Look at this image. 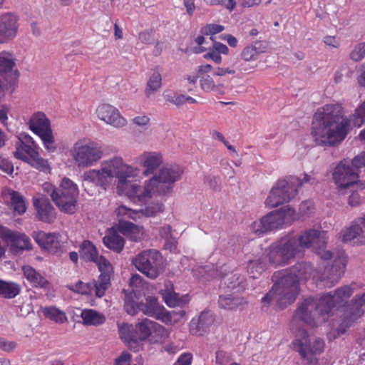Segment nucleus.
Here are the masks:
<instances>
[{"label": "nucleus", "instance_id": "nucleus-1", "mask_svg": "<svg viewBox=\"0 0 365 365\" xmlns=\"http://www.w3.org/2000/svg\"><path fill=\"white\" fill-rule=\"evenodd\" d=\"M327 242V232L316 229L304 230L300 235L289 234L272 243L262 255L250 259L247 264V272L252 278H257L269 266H284L305 249L313 247L320 258L324 260L333 259L331 265L326 266L320 277L322 285L326 287L334 286L344 274L347 257L343 250L334 252L324 247Z\"/></svg>", "mask_w": 365, "mask_h": 365}, {"label": "nucleus", "instance_id": "nucleus-2", "mask_svg": "<svg viewBox=\"0 0 365 365\" xmlns=\"http://www.w3.org/2000/svg\"><path fill=\"white\" fill-rule=\"evenodd\" d=\"M365 123V101L348 118L338 104H327L317 109L312 121V134L321 145H334L341 143L354 128Z\"/></svg>", "mask_w": 365, "mask_h": 365}, {"label": "nucleus", "instance_id": "nucleus-3", "mask_svg": "<svg viewBox=\"0 0 365 365\" xmlns=\"http://www.w3.org/2000/svg\"><path fill=\"white\" fill-rule=\"evenodd\" d=\"M135 170L133 167L124 163L120 157H115L101 163L100 169H92L83 173V180L94 184L106 190L112 183L114 178L118 179L117 190L120 194L128 195L131 190L135 191V187H139L133 184L128 178L135 175Z\"/></svg>", "mask_w": 365, "mask_h": 365}, {"label": "nucleus", "instance_id": "nucleus-4", "mask_svg": "<svg viewBox=\"0 0 365 365\" xmlns=\"http://www.w3.org/2000/svg\"><path fill=\"white\" fill-rule=\"evenodd\" d=\"M354 288L350 285H344L322 294L326 309L329 314L336 306L342 307V314L340 323L336 329V336H339L346 332L347 329L361 317L365 313V292L356 295L350 302L349 298L353 294Z\"/></svg>", "mask_w": 365, "mask_h": 365}, {"label": "nucleus", "instance_id": "nucleus-5", "mask_svg": "<svg viewBox=\"0 0 365 365\" xmlns=\"http://www.w3.org/2000/svg\"><path fill=\"white\" fill-rule=\"evenodd\" d=\"M118 332L120 338L134 352L143 347V342L153 333L161 338L167 335L162 325L148 319H144L134 326L126 323L118 325Z\"/></svg>", "mask_w": 365, "mask_h": 365}, {"label": "nucleus", "instance_id": "nucleus-6", "mask_svg": "<svg viewBox=\"0 0 365 365\" xmlns=\"http://www.w3.org/2000/svg\"><path fill=\"white\" fill-rule=\"evenodd\" d=\"M182 168L178 165H167L161 168L146 183L145 187H135L140 200H145L150 192L159 195L170 193L174 184L181 179Z\"/></svg>", "mask_w": 365, "mask_h": 365}, {"label": "nucleus", "instance_id": "nucleus-7", "mask_svg": "<svg viewBox=\"0 0 365 365\" xmlns=\"http://www.w3.org/2000/svg\"><path fill=\"white\" fill-rule=\"evenodd\" d=\"M274 284L272 289L262 299L264 303L275 301L280 307L292 303L299 294V283L286 270L276 272L272 275Z\"/></svg>", "mask_w": 365, "mask_h": 365}, {"label": "nucleus", "instance_id": "nucleus-8", "mask_svg": "<svg viewBox=\"0 0 365 365\" xmlns=\"http://www.w3.org/2000/svg\"><path fill=\"white\" fill-rule=\"evenodd\" d=\"M326 307L322 296L304 298L298 304L292 323L299 324V326L317 327L326 322L329 316Z\"/></svg>", "mask_w": 365, "mask_h": 365}, {"label": "nucleus", "instance_id": "nucleus-9", "mask_svg": "<svg viewBox=\"0 0 365 365\" xmlns=\"http://www.w3.org/2000/svg\"><path fill=\"white\" fill-rule=\"evenodd\" d=\"M124 294V308L130 315H135L138 311L157 319L164 316L165 308L158 302V299L153 296L145 298V302H139L140 297L134 290H123Z\"/></svg>", "mask_w": 365, "mask_h": 365}, {"label": "nucleus", "instance_id": "nucleus-10", "mask_svg": "<svg viewBox=\"0 0 365 365\" xmlns=\"http://www.w3.org/2000/svg\"><path fill=\"white\" fill-rule=\"evenodd\" d=\"M16 151L14 153L15 158L24 160L32 167L47 172L49 165L46 160L40 157L38 154V145L28 134H21L16 142Z\"/></svg>", "mask_w": 365, "mask_h": 365}, {"label": "nucleus", "instance_id": "nucleus-11", "mask_svg": "<svg viewBox=\"0 0 365 365\" xmlns=\"http://www.w3.org/2000/svg\"><path fill=\"white\" fill-rule=\"evenodd\" d=\"M295 218V210L289 206H284L279 210L270 212L259 221L254 222L251 229L255 233L261 235L282 227L284 225H290Z\"/></svg>", "mask_w": 365, "mask_h": 365}, {"label": "nucleus", "instance_id": "nucleus-12", "mask_svg": "<svg viewBox=\"0 0 365 365\" xmlns=\"http://www.w3.org/2000/svg\"><path fill=\"white\" fill-rule=\"evenodd\" d=\"M359 172L352 160L344 159L336 166L332 174L333 179L341 194L346 193V188H365V182L358 180Z\"/></svg>", "mask_w": 365, "mask_h": 365}, {"label": "nucleus", "instance_id": "nucleus-13", "mask_svg": "<svg viewBox=\"0 0 365 365\" xmlns=\"http://www.w3.org/2000/svg\"><path fill=\"white\" fill-rule=\"evenodd\" d=\"M302 185L297 177L292 176L288 180H278L273 186L266 199L265 203L269 207H275L288 202L295 197L298 187Z\"/></svg>", "mask_w": 365, "mask_h": 365}, {"label": "nucleus", "instance_id": "nucleus-14", "mask_svg": "<svg viewBox=\"0 0 365 365\" xmlns=\"http://www.w3.org/2000/svg\"><path fill=\"white\" fill-rule=\"evenodd\" d=\"M163 257L156 250H145L139 252L132 259L135 267L147 277L156 279L163 271Z\"/></svg>", "mask_w": 365, "mask_h": 365}, {"label": "nucleus", "instance_id": "nucleus-15", "mask_svg": "<svg viewBox=\"0 0 365 365\" xmlns=\"http://www.w3.org/2000/svg\"><path fill=\"white\" fill-rule=\"evenodd\" d=\"M78 188L76 184L68 178H63L58 187L53 202L59 210L67 214H73L76 210Z\"/></svg>", "mask_w": 365, "mask_h": 365}, {"label": "nucleus", "instance_id": "nucleus-16", "mask_svg": "<svg viewBox=\"0 0 365 365\" xmlns=\"http://www.w3.org/2000/svg\"><path fill=\"white\" fill-rule=\"evenodd\" d=\"M293 349L302 359L321 354L324 349V341L318 336H310L304 330H299L296 339L292 342Z\"/></svg>", "mask_w": 365, "mask_h": 365}, {"label": "nucleus", "instance_id": "nucleus-17", "mask_svg": "<svg viewBox=\"0 0 365 365\" xmlns=\"http://www.w3.org/2000/svg\"><path fill=\"white\" fill-rule=\"evenodd\" d=\"M71 152L75 163L79 168L92 166L103 155L101 148L94 143L83 144L77 142L74 144Z\"/></svg>", "mask_w": 365, "mask_h": 365}, {"label": "nucleus", "instance_id": "nucleus-18", "mask_svg": "<svg viewBox=\"0 0 365 365\" xmlns=\"http://www.w3.org/2000/svg\"><path fill=\"white\" fill-rule=\"evenodd\" d=\"M29 128L41 139L44 148L50 153L56 150L50 121L43 113H34L29 122Z\"/></svg>", "mask_w": 365, "mask_h": 365}, {"label": "nucleus", "instance_id": "nucleus-19", "mask_svg": "<svg viewBox=\"0 0 365 365\" xmlns=\"http://www.w3.org/2000/svg\"><path fill=\"white\" fill-rule=\"evenodd\" d=\"M151 193L145 200H140L138 194L134 192L133 190H131L128 195L132 197L135 202L138 201L144 204V207L139 210H131L124 206H120L118 208V213L127 215L129 217L135 220L137 215H142L145 217H153L163 212V205L162 203L155 201L148 202L151 197Z\"/></svg>", "mask_w": 365, "mask_h": 365}, {"label": "nucleus", "instance_id": "nucleus-20", "mask_svg": "<svg viewBox=\"0 0 365 365\" xmlns=\"http://www.w3.org/2000/svg\"><path fill=\"white\" fill-rule=\"evenodd\" d=\"M19 76L16 68L15 58L13 54L8 51L0 53V77L11 83ZM4 85L0 79V99L4 96Z\"/></svg>", "mask_w": 365, "mask_h": 365}, {"label": "nucleus", "instance_id": "nucleus-21", "mask_svg": "<svg viewBox=\"0 0 365 365\" xmlns=\"http://www.w3.org/2000/svg\"><path fill=\"white\" fill-rule=\"evenodd\" d=\"M17 15L7 12L0 15V44L8 43L17 36L19 27Z\"/></svg>", "mask_w": 365, "mask_h": 365}, {"label": "nucleus", "instance_id": "nucleus-22", "mask_svg": "<svg viewBox=\"0 0 365 365\" xmlns=\"http://www.w3.org/2000/svg\"><path fill=\"white\" fill-rule=\"evenodd\" d=\"M98 117L115 128H121L126 125V120L119 110L110 104H103L97 108Z\"/></svg>", "mask_w": 365, "mask_h": 365}, {"label": "nucleus", "instance_id": "nucleus-23", "mask_svg": "<svg viewBox=\"0 0 365 365\" xmlns=\"http://www.w3.org/2000/svg\"><path fill=\"white\" fill-rule=\"evenodd\" d=\"M33 237L36 243L48 252L53 255L61 252L62 246L56 234L41 231L34 233Z\"/></svg>", "mask_w": 365, "mask_h": 365}, {"label": "nucleus", "instance_id": "nucleus-24", "mask_svg": "<svg viewBox=\"0 0 365 365\" xmlns=\"http://www.w3.org/2000/svg\"><path fill=\"white\" fill-rule=\"evenodd\" d=\"M34 205L37 212V217L39 220L51 223L56 219L55 210L49 200L41 197L34 200Z\"/></svg>", "mask_w": 365, "mask_h": 365}, {"label": "nucleus", "instance_id": "nucleus-25", "mask_svg": "<svg viewBox=\"0 0 365 365\" xmlns=\"http://www.w3.org/2000/svg\"><path fill=\"white\" fill-rule=\"evenodd\" d=\"M365 215L355 220L351 225L346 229L342 236L344 242H351L357 239L361 244H365Z\"/></svg>", "mask_w": 365, "mask_h": 365}, {"label": "nucleus", "instance_id": "nucleus-26", "mask_svg": "<svg viewBox=\"0 0 365 365\" xmlns=\"http://www.w3.org/2000/svg\"><path fill=\"white\" fill-rule=\"evenodd\" d=\"M140 164L145 168L144 175L153 174L163 163V156L158 152H144L138 157Z\"/></svg>", "mask_w": 365, "mask_h": 365}, {"label": "nucleus", "instance_id": "nucleus-27", "mask_svg": "<svg viewBox=\"0 0 365 365\" xmlns=\"http://www.w3.org/2000/svg\"><path fill=\"white\" fill-rule=\"evenodd\" d=\"M215 321L214 315L210 311H203L196 319L190 323V331L195 335H202Z\"/></svg>", "mask_w": 365, "mask_h": 365}, {"label": "nucleus", "instance_id": "nucleus-28", "mask_svg": "<svg viewBox=\"0 0 365 365\" xmlns=\"http://www.w3.org/2000/svg\"><path fill=\"white\" fill-rule=\"evenodd\" d=\"M93 262L97 264L101 272V274L97 279L98 286L104 287V289L106 291L110 284V275L113 273V267L110 262L103 256H98Z\"/></svg>", "mask_w": 365, "mask_h": 365}, {"label": "nucleus", "instance_id": "nucleus-29", "mask_svg": "<svg viewBox=\"0 0 365 365\" xmlns=\"http://www.w3.org/2000/svg\"><path fill=\"white\" fill-rule=\"evenodd\" d=\"M69 289L81 294L92 295L95 294L98 297H102L106 292L104 287L98 286L97 280L88 283L78 281L76 284L69 286Z\"/></svg>", "mask_w": 365, "mask_h": 365}, {"label": "nucleus", "instance_id": "nucleus-30", "mask_svg": "<svg viewBox=\"0 0 365 365\" xmlns=\"http://www.w3.org/2000/svg\"><path fill=\"white\" fill-rule=\"evenodd\" d=\"M6 237L10 241L14 252L31 249L29 237L24 233L9 231L6 233Z\"/></svg>", "mask_w": 365, "mask_h": 365}, {"label": "nucleus", "instance_id": "nucleus-31", "mask_svg": "<svg viewBox=\"0 0 365 365\" xmlns=\"http://www.w3.org/2000/svg\"><path fill=\"white\" fill-rule=\"evenodd\" d=\"M287 274L294 277L299 283L301 279H308L312 272V266L306 262H299L289 269H285Z\"/></svg>", "mask_w": 365, "mask_h": 365}, {"label": "nucleus", "instance_id": "nucleus-32", "mask_svg": "<svg viewBox=\"0 0 365 365\" xmlns=\"http://www.w3.org/2000/svg\"><path fill=\"white\" fill-rule=\"evenodd\" d=\"M222 267L220 270L217 269L215 271V276H219L224 278V284L227 287L228 289H237V292L240 290H243L245 289L246 282L245 281V277L243 276L240 275L239 274H230L225 277V274H222Z\"/></svg>", "mask_w": 365, "mask_h": 365}, {"label": "nucleus", "instance_id": "nucleus-33", "mask_svg": "<svg viewBox=\"0 0 365 365\" xmlns=\"http://www.w3.org/2000/svg\"><path fill=\"white\" fill-rule=\"evenodd\" d=\"M22 272L25 278L34 287L46 288L48 282L40 273L29 265L22 267Z\"/></svg>", "mask_w": 365, "mask_h": 365}, {"label": "nucleus", "instance_id": "nucleus-34", "mask_svg": "<svg viewBox=\"0 0 365 365\" xmlns=\"http://www.w3.org/2000/svg\"><path fill=\"white\" fill-rule=\"evenodd\" d=\"M19 284L11 281L0 280V297L5 299H13L21 292Z\"/></svg>", "mask_w": 365, "mask_h": 365}, {"label": "nucleus", "instance_id": "nucleus-35", "mask_svg": "<svg viewBox=\"0 0 365 365\" xmlns=\"http://www.w3.org/2000/svg\"><path fill=\"white\" fill-rule=\"evenodd\" d=\"M219 306L225 309H235L246 304V301L240 297L231 294L220 296Z\"/></svg>", "mask_w": 365, "mask_h": 365}, {"label": "nucleus", "instance_id": "nucleus-36", "mask_svg": "<svg viewBox=\"0 0 365 365\" xmlns=\"http://www.w3.org/2000/svg\"><path fill=\"white\" fill-rule=\"evenodd\" d=\"M81 258L87 262H94L98 255L95 245L89 240H84L79 247Z\"/></svg>", "mask_w": 365, "mask_h": 365}, {"label": "nucleus", "instance_id": "nucleus-37", "mask_svg": "<svg viewBox=\"0 0 365 365\" xmlns=\"http://www.w3.org/2000/svg\"><path fill=\"white\" fill-rule=\"evenodd\" d=\"M103 242L106 247L117 253L123 250L125 245L123 237L115 232L106 235L103 238Z\"/></svg>", "mask_w": 365, "mask_h": 365}, {"label": "nucleus", "instance_id": "nucleus-38", "mask_svg": "<svg viewBox=\"0 0 365 365\" xmlns=\"http://www.w3.org/2000/svg\"><path fill=\"white\" fill-rule=\"evenodd\" d=\"M84 324L100 325L104 323L106 317L101 313L93 309L83 310L81 314Z\"/></svg>", "mask_w": 365, "mask_h": 365}, {"label": "nucleus", "instance_id": "nucleus-39", "mask_svg": "<svg viewBox=\"0 0 365 365\" xmlns=\"http://www.w3.org/2000/svg\"><path fill=\"white\" fill-rule=\"evenodd\" d=\"M43 314L46 318L56 323L63 324L67 320L65 312L56 307H45L43 309Z\"/></svg>", "mask_w": 365, "mask_h": 365}, {"label": "nucleus", "instance_id": "nucleus-40", "mask_svg": "<svg viewBox=\"0 0 365 365\" xmlns=\"http://www.w3.org/2000/svg\"><path fill=\"white\" fill-rule=\"evenodd\" d=\"M11 195V205L14 212L18 215H22L26 212V207L23 196L16 191H12Z\"/></svg>", "mask_w": 365, "mask_h": 365}, {"label": "nucleus", "instance_id": "nucleus-41", "mask_svg": "<svg viewBox=\"0 0 365 365\" xmlns=\"http://www.w3.org/2000/svg\"><path fill=\"white\" fill-rule=\"evenodd\" d=\"M200 78V88L205 92L216 91L219 92L222 85L215 83L212 77L210 75L198 76Z\"/></svg>", "mask_w": 365, "mask_h": 365}, {"label": "nucleus", "instance_id": "nucleus-42", "mask_svg": "<svg viewBox=\"0 0 365 365\" xmlns=\"http://www.w3.org/2000/svg\"><path fill=\"white\" fill-rule=\"evenodd\" d=\"M162 85V77L158 72L153 73L147 83L145 94L149 97L152 93L158 91Z\"/></svg>", "mask_w": 365, "mask_h": 365}, {"label": "nucleus", "instance_id": "nucleus-43", "mask_svg": "<svg viewBox=\"0 0 365 365\" xmlns=\"http://www.w3.org/2000/svg\"><path fill=\"white\" fill-rule=\"evenodd\" d=\"M260 53V51L257 50V46H250L245 47L242 53H241V58L245 61H250L257 59Z\"/></svg>", "mask_w": 365, "mask_h": 365}, {"label": "nucleus", "instance_id": "nucleus-44", "mask_svg": "<svg viewBox=\"0 0 365 365\" xmlns=\"http://www.w3.org/2000/svg\"><path fill=\"white\" fill-rule=\"evenodd\" d=\"M350 58L354 61H360L365 57V43L356 45L350 53Z\"/></svg>", "mask_w": 365, "mask_h": 365}, {"label": "nucleus", "instance_id": "nucleus-45", "mask_svg": "<svg viewBox=\"0 0 365 365\" xmlns=\"http://www.w3.org/2000/svg\"><path fill=\"white\" fill-rule=\"evenodd\" d=\"M351 192V195L349 196L348 203L351 206H356L359 205L361 202V196L359 193V191H361L364 189H361L360 187H355L354 188H346V190Z\"/></svg>", "mask_w": 365, "mask_h": 365}, {"label": "nucleus", "instance_id": "nucleus-46", "mask_svg": "<svg viewBox=\"0 0 365 365\" xmlns=\"http://www.w3.org/2000/svg\"><path fill=\"white\" fill-rule=\"evenodd\" d=\"M224 26L222 25L210 24H207L205 26L202 27L200 30V32L202 35H214L220 33L224 30Z\"/></svg>", "mask_w": 365, "mask_h": 365}, {"label": "nucleus", "instance_id": "nucleus-47", "mask_svg": "<svg viewBox=\"0 0 365 365\" xmlns=\"http://www.w3.org/2000/svg\"><path fill=\"white\" fill-rule=\"evenodd\" d=\"M247 62L242 58H236L232 62V68L235 69V71L250 72L252 68L248 66Z\"/></svg>", "mask_w": 365, "mask_h": 365}, {"label": "nucleus", "instance_id": "nucleus-48", "mask_svg": "<svg viewBox=\"0 0 365 365\" xmlns=\"http://www.w3.org/2000/svg\"><path fill=\"white\" fill-rule=\"evenodd\" d=\"M143 279L140 275L135 274L131 277L130 279V286L132 287V289L130 291H135L138 297H140V292L137 289L143 287ZM128 290L130 291L129 289Z\"/></svg>", "mask_w": 365, "mask_h": 365}, {"label": "nucleus", "instance_id": "nucleus-49", "mask_svg": "<svg viewBox=\"0 0 365 365\" xmlns=\"http://www.w3.org/2000/svg\"><path fill=\"white\" fill-rule=\"evenodd\" d=\"M210 5H222L230 11H232L236 5L235 0H205Z\"/></svg>", "mask_w": 365, "mask_h": 365}, {"label": "nucleus", "instance_id": "nucleus-50", "mask_svg": "<svg viewBox=\"0 0 365 365\" xmlns=\"http://www.w3.org/2000/svg\"><path fill=\"white\" fill-rule=\"evenodd\" d=\"M230 361V354L222 350L215 353V363L217 365H227Z\"/></svg>", "mask_w": 365, "mask_h": 365}, {"label": "nucleus", "instance_id": "nucleus-51", "mask_svg": "<svg viewBox=\"0 0 365 365\" xmlns=\"http://www.w3.org/2000/svg\"><path fill=\"white\" fill-rule=\"evenodd\" d=\"M138 39L145 44L153 43L155 41L154 32L153 30L140 32L138 35Z\"/></svg>", "mask_w": 365, "mask_h": 365}, {"label": "nucleus", "instance_id": "nucleus-52", "mask_svg": "<svg viewBox=\"0 0 365 365\" xmlns=\"http://www.w3.org/2000/svg\"><path fill=\"white\" fill-rule=\"evenodd\" d=\"M165 304L170 307H175L180 304V301L176 294L167 293L164 297Z\"/></svg>", "mask_w": 365, "mask_h": 365}, {"label": "nucleus", "instance_id": "nucleus-53", "mask_svg": "<svg viewBox=\"0 0 365 365\" xmlns=\"http://www.w3.org/2000/svg\"><path fill=\"white\" fill-rule=\"evenodd\" d=\"M323 42L326 46L336 48L339 47L341 41L339 38L334 36H326L323 38Z\"/></svg>", "mask_w": 365, "mask_h": 365}, {"label": "nucleus", "instance_id": "nucleus-54", "mask_svg": "<svg viewBox=\"0 0 365 365\" xmlns=\"http://www.w3.org/2000/svg\"><path fill=\"white\" fill-rule=\"evenodd\" d=\"M192 356L190 353H184L181 354L174 365H191Z\"/></svg>", "mask_w": 365, "mask_h": 365}, {"label": "nucleus", "instance_id": "nucleus-55", "mask_svg": "<svg viewBox=\"0 0 365 365\" xmlns=\"http://www.w3.org/2000/svg\"><path fill=\"white\" fill-rule=\"evenodd\" d=\"M313 209V204L310 201L302 202L299 205V212L303 215H310Z\"/></svg>", "mask_w": 365, "mask_h": 365}, {"label": "nucleus", "instance_id": "nucleus-56", "mask_svg": "<svg viewBox=\"0 0 365 365\" xmlns=\"http://www.w3.org/2000/svg\"><path fill=\"white\" fill-rule=\"evenodd\" d=\"M204 58L207 60H212L216 63H220L222 62V57L216 51H214L213 48H210L209 51L204 55Z\"/></svg>", "mask_w": 365, "mask_h": 365}, {"label": "nucleus", "instance_id": "nucleus-57", "mask_svg": "<svg viewBox=\"0 0 365 365\" xmlns=\"http://www.w3.org/2000/svg\"><path fill=\"white\" fill-rule=\"evenodd\" d=\"M56 189H57V187H55L50 182H45L42 185L43 192L45 194L50 195L53 201V199L55 198V195L56 193Z\"/></svg>", "mask_w": 365, "mask_h": 365}, {"label": "nucleus", "instance_id": "nucleus-58", "mask_svg": "<svg viewBox=\"0 0 365 365\" xmlns=\"http://www.w3.org/2000/svg\"><path fill=\"white\" fill-rule=\"evenodd\" d=\"M0 169L9 175H11L14 171V166L8 160L3 158L0 163Z\"/></svg>", "mask_w": 365, "mask_h": 365}, {"label": "nucleus", "instance_id": "nucleus-59", "mask_svg": "<svg viewBox=\"0 0 365 365\" xmlns=\"http://www.w3.org/2000/svg\"><path fill=\"white\" fill-rule=\"evenodd\" d=\"M16 347V343L14 341H7L3 338H0V349L5 351H11Z\"/></svg>", "mask_w": 365, "mask_h": 365}, {"label": "nucleus", "instance_id": "nucleus-60", "mask_svg": "<svg viewBox=\"0 0 365 365\" xmlns=\"http://www.w3.org/2000/svg\"><path fill=\"white\" fill-rule=\"evenodd\" d=\"M235 69L232 68L230 67H227V68L218 67L214 71L213 75L215 76H224L227 74H235Z\"/></svg>", "mask_w": 365, "mask_h": 365}, {"label": "nucleus", "instance_id": "nucleus-61", "mask_svg": "<svg viewBox=\"0 0 365 365\" xmlns=\"http://www.w3.org/2000/svg\"><path fill=\"white\" fill-rule=\"evenodd\" d=\"M354 165L359 170L361 167H365V152L354 157L352 160Z\"/></svg>", "mask_w": 365, "mask_h": 365}, {"label": "nucleus", "instance_id": "nucleus-62", "mask_svg": "<svg viewBox=\"0 0 365 365\" xmlns=\"http://www.w3.org/2000/svg\"><path fill=\"white\" fill-rule=\"evenodd\" d=\"M205 182L213 190L219 187V179L214 176H207Z\"/></svg>", "mask_w": 365, "mask_h": 365}, {"label": "nucleus", "instance_id": "nucleus-63", "mask_svg": "<svg viewBox=\"0 0 365 365\" xmlns=\"http://www.w3.org/2000/svg\"><path fill=\"white\" fill-rule=\"evenodd\" d=\"M205 39L203 36H198L195 39V43L198 45L197 47L194 48V52L195 53H200L206 51V48L202 46L204 43Z\"/></svg>", "mask_w": 365, "mask_h": 365}, {"label": "nucleus", "instance_id": "nucleus-64", "mask_svg": "<svg viewBox=\"0 0 365 365\" xmlns=\"http://www.w3.org/2000/svg\"><path fill=\"white\" fill-rule=\"evenodd\" d=\"M131 355L129 353L123 352L121 355L116 359L117 365H127V364L130 360Z\"/></svg>", "mask_w": 365, "mask_h": 365}]
</instances>
